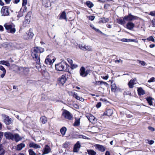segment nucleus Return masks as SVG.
I'll return each instance as SVG.
<instances>
[{"mask_svg":"<svg viewBox=\"0 0 155 155\" xmlns=\"http://www.w3.org/2000/svg\"><path fill=\"white\" fill-rule=\"evenodd\" d=\"M44 51V48L39 47H35L31 49V56L37 64L39 65L40 64L39 54L43 52Z\"/></svg>","mask_w":155,"mask_h":155,"instance_id":"obj_1","label":"nucleus"},{"mask_svg":"<svg viewBox=\"0 0 155 155\" xmlns=\"http://www.w3.org/2000/svg\"><path fill=\"white\" fill-rule=\"evenodd\" d=\"M67 63L64 61L61 62L55 65L56 70L58 71H63L64 68L67 66Z\"/></svg>","mask_w":155,"mask_h":155,"instance_id":"obj_2","label":"nucleus"},{"mask_svg":"<svg viewBox=\"0 0 155 155\" xmlns=\"http://www.w3.org/2000/svg\"><path fill=\"white\" fill-rule=\"evenodd\" d=\"M90 70L86 71L85 68L83 67H82L80 70V75L82 77H85L90 72Z\"/></svg>","mask_w":155,"mask_h":155,"instance_id":"obj_3","label":"nucleus"},{"mask_svg":"<svg viewBox=\"0 0 155 155\" xmlns=\"http://www.w3.org/2000/svg\"><path fill=\"white\" fill-rule=\"evenodd\" d=\"M62 116L65 118L70 120L73 119V116L71 113L67 110H64L62 113Z\"/></svg>","mask_w":155,"mask_h":155,"instance_id":"obj_4","label":"nucleus"},{"mask_svg":"<svg viewBox=\"0 0 155 155\" xmlns=\"http://www.w3.org/2000/svg\"><path fill=\"white\" fill-rule=\"evenodd\" d=\"M1 13L2 16H7L9 15L8 11V8L7 6H4L2 7Z\"/></svg>","mask_w":155,"mask_h":155,"instance_id":"obj_5","label":"nucleus"},{"mask_svg":"<svg viewBox=\"0 0 155 155\" xmlns=\"http://www.w3.org/2000/svg\"><path fill=\"white\" fill-rule=\"evenodd\" d=\"M4 26L8 32L14 33L15 32V29L14 27H13L12 25H11L5 24Z\"/></svg>","mask_w":155,"mask_h":155,"instance_id":"obj_6","label":"nucleus"},{"mask_svg":"<svg viewBox=\"0 0 155 155\" xmlns=\"http://www.w3.org/2000/svg\"><path fill=\"white\" fill-rule=\"evenodd\" d=\"M137 18L138 17L136 16H134L131 14H129L128 15L124 16V19H126V21H131L137 19Z\"/></svg>","mask_w":155,"mask_h":155,"instance_id":"obj_7","label":"nucleus"},{"mask_svg":"<svg viewBox=\"0 0 155 155\" xmlns=\"http://www.w3.org/2000/svg\"><path fill=\"white\" fill-rule=\"evenodd\" d=\"M80 49L85 51H92L91 47L90 46H86L84 45H79Z\"/></svg>","mask_w":155,"mask_h":155,"instance_id":"obj_8","label":"nucleus"},{"mask_svg":"<svg viewBox=\"0 0 155 155\" xmlns=\"http://www.w3.org/2000/svg\"><path fill=\"white\" fill-rule=\"evenodd\" d=\"M51 56L48 55L47 56L45 60V63L47 65H49L51 66L53 64V62L51 58Z\"/></svg>","mask_w":155,"mask_h":155,"instance_id":"obj_9","label":"nucleus"},{"mask_svg":"<svg viewBox=\"0 0 155 155\" xmlns=\"http://www.w3.org/2000/svg\"><path fill=\"white\" fill-rule=\"evenodd\" d=\"M4 136L6 139L13 140V134L12 133L10 132H5Z\"/></svg>","mask_w":155,"mask_h":155,"instance_id":"obj_10","label":"nucleus"},{"mask_svg":"<svg viewBox=\"0 0 155 155\" xmlns=\"http://www.w3.org/2000/svg\"><path fill=\"white\" fill-rule=\"evenodd\" d=\"M58 80L62 85H63L67 80L66 75L64 74L62 75L61 78L58 79Z\"/></svg>","mask_w":155,"mask_h":155,"instance_id":"obj_11","label":"nucleus"},{"mask_svg":"<svg viewBox=\"0 0 155 155\" xmlns=\"http://www.w3.org/2000/svg\"><path fill=\"white\" fill-rule=\"evenodd\" d=\"M96 148L98 150L101 152H104L106 150V147L104 146L100 145V144H96L95 146Z\"/></svg>","mask_w":155,"mask_h":155,"instance_id":"obj_12","label":"nucleus"},{"mask_svg":"<svg viewBox=\"0 0 155 155\" xmlns=\"http://www.w3.org/2000/svg\"><path fill=\"white\" fill-rule=\"evenodd\" d=\"M80 147V143L79 141H78L74 146L73 150L74 152H78L79 150Z\"/></svg>","mask_w":155,"mask_h":155,"instance_id":"obj_13","label":"nucleus"},{"mask_svg":"<svg viewBox=\"0 0 155 155\" xmlns=\"http://www.w3.org/2000/svg\"><path fill=\"white\" fill-rule=\"evenodd\" d=\"M29 146L30 147L33 148L35 149L40 148L41 146L36 143H35L33 142L30 143L29 144Z\"/></svg>","mask_w":155,"mask_h":155,"instance_id":"obj_14","label":"nucleus"},{"mask_svg":"<svg viewBox=\"0 0 155 155\" xmlns=\"http://www.w3.org/2000/svg\"><path fill=\"white\" fill-rule=\"evenodd\" d=\"M87 117L90 122L92 123H94L96 121L95 117L91 114H90L89 116H88Z\"/></svg>","mask_w":155,"mask_h":155,"instance_id":"obj_15","label":"nucleus"},{"mask_svg":"<svg viewBox=\"0 0 155 155\" xmlns=\"http://www.w3.org/2000/svg\"><path fill=\"white\" fill-rule=\"evenodd\" d=\"M134 23L130 21L127 24V28L130 30H131L134 27Z\"/></svg>","mask_w":155,"mask_h":155,"instance_id":"obj_16","label":"nucleus"},{"mask_svg":"<svg viewBox=\"0 0 155 155\" xmlns=\"http://www.w3.org/2000/svg\"><path fill=\"white\" fill-rule=\"evenodd\" d=\"M34 35V34L33 33L30 31L28 32L26 34L25 36H26L27 37L25 38V39L27 40L31 39Z\"/></svg>","mask_w":155,"mask_h":155,"instance_id":"obj_17","label":"nucleus"},{"mask_svg":"<svg viewBox=\"0 0 155 155\" xmlns=\"http://www.w3.org/2000/svg\"><path fill=\"white\" fill-rule=\"evenodd\" d=\"M50 151L51 149L50 147L48 145H46L44 149V152L43 153L42 155L48 153L50 152Z\"/></svg>","mask_w":155,"mask_h":155,"instance_id":"obj_18","label":"nucleus"},{"mask_svg":"<svg viewBox=\"0 0 155 155\" xmlns=\"http://www.w3.org/2000/svg\"><path fill=\"white\" fill-rule=\"evenodd\" d=\"M4 121L6 124L9 125L11 123L12 121V118H10L8 116L5 117L4 120Z\"/></svg>","mask_w":155,"mask_h":155,"instance_id":"obj_19","label":"nucleus"},{"mask_svg":"<svg viewBox=\"0 0 155 155\" xmlns=\"http://www.w3.org/2000/svg\"><path fill=\"white\" fill-rule=\"evenodd\" d=\"M25 146V144L23 143H21L17 146L16 150H20Z\"/></svg>","mask_w":155,"mask_h":155,"instance_id":"obj_20","label":"nucleus"},{"mask_svg":"<svg viewBox=\"0 0 155 155\" xmlns=\"http://www.w3.org/2000/svg\"><path fill=\"white\" fill-rule=\"evenodd\" d=\"M113 113V110L111 109L107 110L106 112H104V115H107L108 116H110Z\"/></svg>","mask_w":155,"mask_h":155,"instance_id":"obj_21","label":"nucleus"},{"mask_svg":"<svg viewBox=\"0 0 155 155\" xmlns=\"http://www.w3.org/2000/svg\"><path fill=\"white\" fill-rule=\"evenodd\" d=\"M0 70L3 71L2 74L0 76L1 77L3 78L6 74V71L4 67L1 65H0Z\"/></svg>","mask_w":155,"mask_h":155,"instance_id":"obj_22","label":"nucleus"},{"mask_svg":"<svg viewBox=\"0 0 155 155\" xmlns=\"http://www.w3.org/2000/svg\"><path fill=\"white\" fill-rule=\"evenodd\" d=\"M138 94L139 95H143L145 94V91L142 87L138 88L137 89Z\"/></svg>","mask_w":155,"mask_h":155,"instance_id":"obj_23","label":"nucleus"},{"mask_svg":"<svg viewBox=\"0 0 155 155\" xmlns=\"http://www.w3.org/2000/svg\"><path fill=\"white\" fill-rule=\"evenodd\" d=\"M60 19H64L67 20L66 15L64 11H63L59 17Z\"/></svg>","mask_w":155,"mask_h":155,"instance_id":"obj_24","label":"nucleus"},{"mask_svg":"<svg viewBox=\"0 0 155 155\" xmlns=\"http://www.w3.org/2000/svg\"><path fill=\"white\" fill-rule=\"evenodd\" d=\"M40 121L43 124H45L47 121V118L45 117L42 116L40 118Z\"/></svg>","mask_w":155,"mask_h":155,"instance_id":"obj_25","label":"nucleus"},{"mask_svg":"<svg viewBox=\"0 0 155 155\" xmlns=\"http://www.w3.org/2000/svg\"><path fill=\"white\" fill-rule=\"evenodd\" d=\"M126 19H124V17L123 19H117V23L123 25L126 23Z\"/></svg>","mask_w":155,"mask_h":155,"instance_id":"obj_26","label":"nucleus"},{"mask_svg":"<svg viewBox=\"0 0 155 155\" xmlns=\"http://www.w3.org/2000/svg\"><path fill=\"white\" fill-rule=\"evenodd\" d=\"M42 3L43 5L46 7H48L51 6L50 2L49 1H43Z\"/></svg>","mask_w":155,"mask_h":155,"instance_id":"obj_27","label":"nucleus"},{"mask_svg":"<svg viewBox=\"0 0 155 155\" xmlns=\"http://www.w3.org/2000/svg\"><path fill=\"white\" fill-rule=\"evenodd\" d=\"M15 140L16 142H18L20 140V137L18 134H13V140Z\"/></svg>","mask_w":155,"mask_h":155,"instance_id":"obj_28","label":"nucleus"},{"mask_svg":"<svg viewBox=\"0 0 155 155\" xmlns=\"http://www.w3.org/2000/svg\"><path fill=\"white\" fill-rule=\"evenodd\" d=\"M135 81L134 80H130L129 82L128 83V85L130 88H132L133 87V85L135 84Z\"/></svg>","mask_w":155,"mask_h":155,"instance_id":"obj_29","label":"nucleus"},{"mask_svg":"<svg viewBox=\"0 0 155 155\" xmlns=\"http://www.w3.org/2000/svg\"><path fill=\"white\" fill-rule=\"evenodd\" d=\"M116 89L117 86L116 84L114 83H111V91L115 92V91Z\"/></svg>","mask_w":155,"mask_h":155,"instance_id":"obj_30","label":"nucleus"},{"mask_svg":"<svg viewBox=\"0 0 155 155\" xmlns=\"http://www.w3.org/2000/svg\"><path fill=\"white\" fill-rule=\"evenodd\" d=\"M66 130V128L65 127H63L60 129V132L63 135H64L65 134Z\"/></svg>","mask_w":155,"mask_h":155,"instance_id":"obj_31","label":"nucleus"},{"mask_svg":"<svg viewBox=\"0 0 155 155\" xmlns=\"http://www.w3.org/2000/svg\"><path fill=\"white\" fill-rule=\"evenodd\" d=\"M87 152L89 155H96V153L92 150H87Z\"/></svg>","mask_w":155,"mask_h":155,"instance_id":"obj_32","label":"nucleus"},{"mask_svg":"<svg viewBox=\"0 0 155 155\" xmlns=\"http://www.w3.org/2000/svg\"><path fill=\"white\" fill-rule=\"evenodd\" d=\"M0 64H5L8 67H9L10 66V64L9 63L8 61H0Z\"/></svg>","mask_w":155,"mask_h":155,"instance_id":"obj_33","label":"nucleus"},{"mask_svg":"<svg viewBox=\"0 0 155 155\" xmlns=\"http://www.w3.org/2000/svg\"><path fill=\"white\" fill-rule=\"evenodd\" d=\"M74 97L76 99L80 100L81 101H84V99L82 97L79 96L77 93Z\"/></svg>","mask_w":155,"mask_h":155,"instance_id":"obj_34","label":"nucleus"},{"mask_svg":"<svg viewBox=\"0 0 155 155\" xmlns=\"http://www.w3.org/2000/svg\"><path fill=\"white\" fill-rule=\"evenodd\" d=\"M80 119H76L75 122L73 124L74 126H78L80 125Z\"/></svg>","mask_w":155,"mask_h":155,"instance_id":"obj_35","label":"nucleus"},{"mask_svg":"<svg viewBox=\"0 0 155 155\" xmlns=\"http://www.w3.org/2000/svg\"><path fill=\"white\" fill-rule=\"evenodd\" d=\"M86 4L89 8H91L94 6V5L90 1H87Z\"/></svg>","mask_w":155,"mask_h":155,"instance_id":"obj_36","label":"nucleus"},{"mask_svg":"<svg viewBox=\"0 0 155 155\" xmlns=\"http://www.w3.org/2000/svg\"><path fill=\"white\" fill-rule=\"evenodd\" d=\"M29 71V70L27 68H23V72L24 74L25 75H27Z\"/></svg>","mask_w":155,"mask_h":155,"instance_id":"obj_37","label":"nucleus"},{"mask_svg":"<svg viewBox=\"0 0 155 155\" xmlns=\"http://www.w3.org/2000/svg\"><path fill=\"white\" fill-rule=\"evenodd\" d=\"M32 13L31 12H29L25 17V18L26 20H29L31 17Z\"/></svg>","mask_w":155,"mask_h":155,"instance_id":"obj_38","label":"nucleus"},{"mask_svg":"<svg viewBox=\"0 0 155 155\" xmlns=\"http://www.w3.org/2000/svg\"><path fill=\"white\" fill-rule=\"evenodd\" d=\"M147 100L148 102V103H149V104L150 105H151L153 104V102L152 101V99L151 97H147Z\"/></svg>","mask_w":155,"mask_h":155,"instance_id":"obj_39","label":"nucleus"},{"mask_svg":"<svg viewBox=\"0 0 155 155\" xmlns=\"http://www.w3.org/2000/svg\"><path fill=\"white\" fill-rule=\"evenodd\" d=\"M28 152L29 155H36V153L31 149H30L28 150Z\"/></svg>","mask_w":155,"mask_h":155,"instance_id":"obj_40","label":"nucleus"},{"mask_svg":"<svg viewBox=\"0 0 155 155\" xmlns=\"http://www.w3.org/2000/svg\"><path fill=\"white\" fill-rule=\"evenodd\" d=\"M78 67V65L76 64H74L73 63L71 64V68L72 69H75Z\"/></svg>","mask_w":155,"mask_h":155,"instance_id":"obj_41","label":"nucleus"},{"mask_svg":"<svg viewBox=\"0 0 155 155\" xmlns=\"http://www.w3.org/2000/svg\"><path fill=\"white\" fill-rule=\"evenodd\" d=\"M70 144V143L68 142H66L63 145V147L66 148L68 147Z\"/></svg>","mask_w":155,"mask_h":155,"instance_id":"obj_42","label":"nucleus"},{"mask_svg":"<svg viewBox=\"0 0 155 155\" xmlns=\"http://www.w3.org/2000/svg\"><path fill=\"white\" fill-rule=\"evenodd\" d=\"M147 40L149 41H152L154 42V39L153 38V37L152 36H150L148 38H147Z\"/></svg>","mask_w":155,"mask_h":155,"instance_id":"obj_43","label":"nucleus"},{"mask_svg":"<svg viewBox=\"0 0 155 155\" xmlns=\"http://www.w3.org/2000/svg\"><path fill=\"white\" fill-rule=\"evenodd\" d=\"M1 151L2 153V154H1V155H3L4 154V150L3 149L2 145H0V152Z\"/></svg>","mask_w":155,"mask_h":155,"instance_id":"obj_44","label":"nucleus"},{"mask_svg":"<svg viewBox=\"0 0 155 155\" xmlns=\"http://www.w3.org/2000/svg\"><path fill=\"white\" fill-rule=\"evenodd\" d=\"M109 20V19L108 18H102V21L103 22L106 23Z\"/></svg>","mask_w":155,"mask_h":155,"instance_id":"obj_45","label":"nucleus"},{"mask_svg":"<svg viewBox=\"0 0 155 155\" xmlns=\"http://www.w3.org/2000/svg\"><path fill=\"white\" fill-rule=\"evenodd\" d=\"M68 93L70 95L73 96V97H74L76 94V93L73 91H69L68 92Z\"/></svg>","mask_w":155,"mask_h":155,"instance_id":"obj_46","label":"nucleus"},{"mask_svg":"<svg viewBox=\"0 0 155 155\" xmlns=\"http://www.w3.org/2000/svg\"><path fill=\"white\" fill-rule=\"evenodd\" d=\"M121 41L124 42H129L130 41V39L123 38Z\"/></svg>","mask_w":155,"mask_h":155,"instance_id":"obj_47","label":"nucleus"},{"mask_svg":"<svg viewBox=\"0 0 155 155\" xmlns=\"http://www.w3.org/2000/svg\"><path fill=\"white\" fill-rule=\"evenodd\" d=\"M27 3V0H22V5L23 6L26 5Z\"/></svg>","mask_w":155,"mask_h":155,"instance_id":"obj_48","label":"nucleus"},{"mask_svg":"<svg viewBox=\"0 0 155 155\" xmlns=\"http://www.w3.org/2000/svg\"><path fill=\"white\" fill-rule=\"evenodd\" d=\"M155 79V78L154 77H152L148 81V82L149 83H150L154 81Z\"/></svg>","mask_w":155,"mask_h":155,"instance_id":"obj_49","label":"nucleus"},{"mask_svg":"<svg viewBox=\"0 0 155 155\" xmlns=\"http://www.w3.org/2000/svg\"><path fill=\"white\" fill-rule=\"evenodd\" d=\"M149 15L152 16H155V11L150 12Z\"/></svg>","mask_w":155,"mask_h":155,"instance_id":"obj_50","label":"nucleus"},{"mask_svg":"<svg viewBox=\"0 0 155 155\" xmlns=\"http://www.w3.org/2000/svg\"><path fill=\"white\" fill-rule=\"evenodd\" d=\"M138 61H139V63L140 64H141V65L144 66L145 65L146 63L144 61H139V60H138Z\"/></svg>","mask_w":155,"mask_h":155,"instance_id":"obj_51","label":"nucleus"},{"mask_svg":"<svg viewBox=\"0 0 155 155\" xmlns=\"http://www.w3.org/2000/svg\"><path fill=\"white\" fill-rule=\"evenodd\" d=\"M101 106V102H98L96 105V107L97 108H100Z\"/></svg>","mask_w":155,"mask_h":155,"instance_id":"obj_52","label":"nucleus"},{"mask_svg":"<svg viewBox=\"0 0 155 155\" xmlns=\"http://www.w3.org/2000/svg\"><path fill=\"white\" fill-rule=\"evenodd\" d=\"M98 83H100V84H101L103 83L105 85H107L108 84L105 82L103 81H99Z\"/></svg>","mask_w":155,"mask_h":155,"instance_id":"obj_53","label":"nucleus"},{"mask_svg":"<svg viewBox=\"0 0 155 155\" xmlns=\"http://www.w3.org/2000/svg\"><path fill=\"white\" fill-rule=\"evenodd\" d=\"M3 136V133L2 132L0 131V142L1 141Z\"/></svg>","mask_w":155,"mask_h":155,"instance_id":"obj_54","label":"nucleus"},{"mask_svg":"<svg viewBox=\"0 0 155 155\" xmlns=\"http://www.w3.org/2000/svg\"><path fill=\"white\" fill-rule=\"evenodd\" d=\"M148 128L149 130H151L152 131H153L155 130L154 128L151 127L149 126L148 127Z\"/></svg>","mask_w":155,"mask_h":155,"instance_id":"obj_55","label":"nucleus"},{"mask_svg":"<svg viewBox=\"0 0 155 155\" xmlns=\"http://www.w3.org/2000/svg\"><path fill=\"white\" fill-rule=\"evenodd\" d=\"M115 62L116 63L117 62H118V63L121 62V63H122L123 61L121 60V59H120L118 60H116L115 61Z\"/></svg>","mask_w":155,"mask_h":155,"instance_id":"obj_56","label":"nucleus"},{"mask_svg":"<svg viewBox=\"0 0 155 155\" xmlns=\"http://www.w3.org/2000/svg\"><path fill=\"white\" fill-rule=\"evenodd\" d=\"M94 16H90L89 17V19L90 20L92 21L94 19Z\"/></svg>","mask_w":155,"mask_h":155,"instance_id":"obj_57","label":"nucleus"},{"mask_svg":"<svg viewBox=\"0 0 155 155\" xmlns=\"http://www.w3.org/2000/svg\"><path fill=\"white\" fill-rule=\"evenodd\" d=\"M67 60L71 65L73 63V61L70 59H68Z\"/></svg>","mask_w":155,"mask_h":155,"instance_id":"obj_58","label":"nucleus"},{"mask_svg":"<svg viewBox=\"0 0 155 155\" xmlns=\"http://www.w3.org/2000/svg\"><path fill=\"white\" fill-rule=\"evenodd\" d=\"M130 42H137V41L134 39H130Z\"/></svg>","mask_w":155,"mask_h":155,"instance_id":"obj_59","label":"nucleus"},{"mask_svg":"<svg viewBox=\"0 0 155 155\" xmlns=\"http://www.w3.org/2000/svg\"><path fill=\"white\" fill-rule=\"evenodd\" d=\"M152 26L153 27H155V21L153 20L152 21Z\"/></svg>","mask_w":155,"mask_h":155,"instance_id":"obj_60","label":"nucleus"},{"mask_svg":"<svg viewBox=\"0 0 155 155\" xmlns=\"http://www.w3.org/2000/svg\"><path fill=\"white\" fill-rule=\"evenodd\" d=\"M5 1L7 4H8L10 3L11 0H5Z\"/></svg>","mask_w":155,"mask_h":155,"instance_id":"obj_61","label":"nucleus"},{"mask_svg":"<svg viewBox=\"0 0 155 155\" xmlns=\"http://www.w3.org/2000/svg\"><path fill=\"white\" fill-rule=\"evenodd\" d=\"M20 0H15L14 1V3L15 4H17L20 1Z\"/></svg>","mask_w":155,"mask_h":155,"instance_id":"obj_62","label":"nucleus"},{"mask_svg":"<svg viewBox=\"0 0 155 155\" xmlns=\"http://www.w3.org/2000/svg\"><path fill=\"white\" fill-rule=\"evenodd\" d=\"M4 5V3L1 0H0V5L3 6Z\"/></svg>","mask_w":155,"mask_h":155,"instance_id":"obj_63","label":"nucleus"},{"mask_svg":"<svg viewBox=\"0 0 155 155\" xmlns=\"http://www.w3.org/2000/svg\"><path fill=\"white\" fill-rule=\"evenodd\" d=\"M105 155H110V153L109 151H106Z\"/></svg>","mask_w":155,"mask_h":155,"instance_id":"obj_64","label":"nucleus"}]
</instances>
